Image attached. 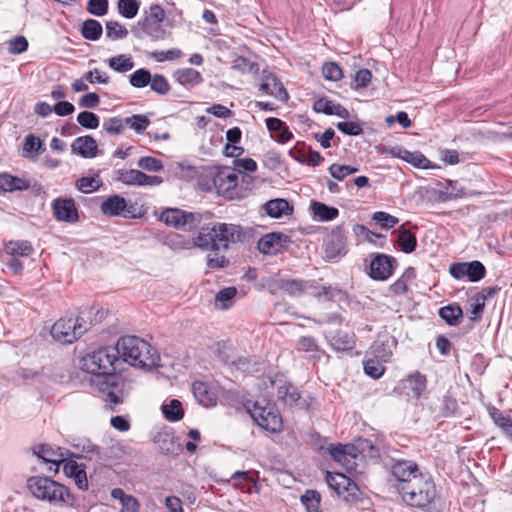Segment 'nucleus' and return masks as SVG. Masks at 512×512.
<instances>
[{
  "label": "nucleus",
  "instance_id": "nucleus-1",
  "mask_svg": "<svg viewBox=\"0 0 512 512\" xmlns=\"http://www.w3.org/2000/svg\"><path fill=\"white\" fill-rule=\"evenodd\" d=\"M160 354H84L79 360L80 368L91 374L90 383L103 397L110 410L123 403L124 381L115 373L119 360L141 369L158 365Z\"/></svg>",
  "mask_w": 512,
  "mask_h": 512
},
{
  "label": "nucleus",
  "instance_id": "nucleus-2",
  "mask_svg": "<svg viewBox=\"0 0 512 512\" xmlns=\"http://www.w3.org/2000/svg\"><path fill=\"white\" fill-rule=\"evenodd\" d=\"M394 487L402 501L425 512H440L442 500L432 476L413 461H397L391 466Z\"/></svg>",
  "mask_w": 512,
  "mask_h": 512
},
{
  "label": "nucleus",
  "instance_id": "nucleus-3",
  "mask_svg": "<svg viewBox=\"0 0 512 512\" xmlns=\"http://www.w3.org/2000/svg\"><path fill=\"white\" fill-rule=\"evenodd\" d=\"M244 238L240 225L212 222L201 226L192 240L193 244L202 250L219 251L227 250L230 244L242 242Z\"/></svg>",
  "mask_w": 512,
  "mask_h": 512
},
{
  "label": "nucleus",
  "instance_id": "nucleus-4",
  "mask_svg": "<svg viewBox=\"0 0 512 512\" xmlns=\"http://www.w3.org/2000/svg\"><path fill=\"white\" fill-rule=\"evenodd\" d=\"M26 486L33 497L53 507H70L74 504L75 498L70 489L48 476H31Z\"/></svg>",
  "mask_w": 512,
  "mask_h": 512
},
{
  "label": "nucleus",
  "instance_id": "nucleus-5",
  "mask_svg": "<svg viewBox=\"0 0 512 512\" xmlns=\"http://www.w3.org/2000/svg\"><path fill=\"white\" fill-rule=\"evenodd\" d=\"M165 19L166 14L162 6L153 3L143 10L142 17L131 26L130 32L138 40L163 41L171 35L164 27Z\"/></svg>",
  "mask_w": 512,
  "mask_h": 512
},
{
  "label": "nucleus",
  "instance_id": "nucleus-6",
  "mask_svg": "<svg viewBox=\"0 0 512 512\" xmlns=\"http://www.w3.org/2000/svg\"><path fill=\"white\" fill-rule=\"evenodd\" d=\"M91 315V310H81L75 318L62 317L58 319L50 331L52 338L62 344H72L93 326Z\"/></svg>",
  "mask_w": 512,
  "mask_h": 512
},
{
  "label": "nucleus",
  "instance_id": "nucleus-7",
  "mask_svg": "<svg viewBox=\"0 0 512 512\" xmlns=\"http://www.w3.org/2000/svg\"><path fill=\"white\" fill-rule=\"evenodd\" d=\"M322 247L324 259L328 262H335L348 253L347 230L343 224L337 225L327 232Z\"/></svg>",
  "mask_w": 512,
  "mask_h": 512
},
{
  "label": "nucleus",
  "instance_id": "nucleus-8",
  "mask_svg": "<svg viewBox=\"0 0 512 512\" xmlns=\"http://www.w3.org/2000/svg\"><path fill=\"white\" fill-rule=\"evenodd\" d=\"M238 181L239 175L234 171H221L213 178L216 192L229 200H241L248 196L249 187L239 186Z\"/></svg>",
  "mask_w": 512,
  "mask_h": 512
},
{
  "label": "nucleus",
  "instance_id": "nucleus-9",
  "mask_svg": "<svg viewBox=\"0 0 512 512\" xmlns=\"http://www.w3.org/2000/svg\"><path fill=\"white\" fill-rule=\"evenodd\" d=\"M249 412L261 428L272 433L282 430V418L274 405L256 401Z\"/></svg>",
  "mask_w": 512,
  "mask_h": 512
},
{
  "label": "nucleus",
  "instance_id": "nucleus-10",
  "mask_svg": "<svg viewBox=\"0 0 512 512\" xmlns=\"http://www.w3.org/2000/svg\"><path fill=\"white\" fill-rule=\"evenodd\" d=\"M427 389L426 376L418 371L408 374L394 387L393 392L408 399L418 400Z\"/></svg>",
  "mask_w": 512,
  "mask_h": 512
},
{
  "label": "nucleus",
  "instance_id": "nucleus-11",
  "mask_svg": "<svg viewBox=\"0 0 512 512\" xmlns=\"http://www.w3.org/2000/svg\"><path fill=\"white\" fill-rule=\"evenodd\" d=\"M268 383L263 382L265 388H275L277 392V399L289 406L296 404L300 399V393L298 389L287 380L285 375L276 373L273 376L267 377Z\"/></svg>",
  "mask_w": 512,
  "mask_h": 512
},
{
  "label": "nucleus",
  "instance_id": "nucleus-12",
  "mask_svg": "<svg viewBox=\"0 0 512 512\" xmlns=\"http://www.w3.org/2000/svg\"><path fill=\"white\" fill-rule=\"evenodd\" d=\"M368 275L376 281H385L392 276L397 267L395 257L383 253L371 254Z\"/></svg>",
  "mask_w": 512,
  "mask_h": 512
},
{
  "label": "nucleus",
  "instance_id": "nucleus-13",
  "mask_svg": "<svg viewBox=\"0 0 512 512\" xmlns=\"http://www.w3.org/2000/svg\"><path fill=\"white\" fill-rule=\"evenodd\" d=\"M449 273L456 280L466 278L470 282H478L486 276V268L478 260L455 262L450 265Z\"/></svg>",
  "mask_w": 512,
  "mask_h": 512
},
{
  "label": "nucleus",
  "instance_id": "nucleus-14",
  "mask_svg": "<svg viewBox=\"0 0 512 512\" xmlns=\"http://www.w3.org/2000/svg\"><path fill=\"white\" fill-rule=\"evenodd\" d=\"M292 244L289 235L283 232H270L264 234L257 242L258 250L264 255H277Z\"/></svg>",
  "mask_w": 512,
  "mask_h": 512
},
{
  "label": "nucleus",
  "instance_id": "nucleus-15",
  "mask_svg": "<svg viewBox=\"0 0 512 512\" xmlns=\"http://www.w3.org/2000/svg\"><path fill=\"white\" fill-rule=\"evenodd\" d=\"M329 454L336 462L340 463L347 472L352 473L356 471V460L359 457V451L354 445H331Z\"/></svg>",
  "mask_w": 512,
  "mask_h": 512
},
{
  "label": "nucleus",
  "instance_id": "nucleus-16",
  "mask_svg": "<svg viewBox=\"0 0 512 512\" xmlns=\"http://www.w3.org/2000/svg\"><path fill=\"white\" fill-rule=\"evenodd\" d=\"M54 217L61 222L76 223L79 221L78 209L72 198H56L51 204Z\"/></svg>",
  "mask_w": 512,
  "mask_h": 512
},
{
  "label": "nucleus",
  "instance_id": "nucleus-17",
  "mask_svg": "<svg viewBox=\"0 0 512 512\" xmlns=\"http://www.w3.org/2000/svg\"><path fill=\"white\" fill-rule=\"evenodd\" d=\"M260 90L275 97L281 102H287L289 95L280 81V79L272 72L263 71L262 82L259 85Z\"/></svg>",
  "mask_w": 512,
  "mask_h": 512
},
{
  "label": "nucleus",
  "instance_id": "nucleus-18",
  "mask_svg": "<svg viewBox=\"0 0 512 512\" xmlns=\"http://www.w3.org/2000/svg\"><path fill=\"white\" fill-rule=\"evenodd\" d=\"M115 352H151L152 344L136 335L121 336L113 346Z\"/></svg>",
  "mask_w": 512,
  "mask_h": 512
},
{
  "label": "nucleus",
  "instance_id": "nucleus-19",
  "mask_svg": "<svg viewBox=\"0 0 512 512\" xmlns=\"http://www.w3.org/2000/svg\"><path fill=\"white\" fill-rule=\"evenodd\" d=\"M307 281L302 279H274L270 282L269 288L272 292L281 291L289 296H300L304 293Z\"/></svg>",
  "mask_w": 512,
  "mask_h": 512
},
{
  "label": "nucleus",
  "instance_id": "nucleus-20",
  "mask_svg": "<svg viewBox=\"0 0 512 512\" xmlns=\"http://www.w3.org/2000/svg\"><path fill=\"white\" fill-rule=\"evenodd\" d=\"M192 393L197 402L204 407H213L217 404L218 395L216 389L206 382H193Z\"/></svg>",
  "mask_w": 512,
  "mask_h": 512
},
{
  "label": "nucleus",
  "instance_id": "nucleus-21",
  "mask_svg": "<svg viewBox=\"0 0 512 512\" xmlns=\"http://www.w3.org/2000/svg\"><path fill=\"white\" fill-rule=\"evenodd\" d=\"M71 151L82 158H94L98 154V145L91 135L77 137L71 144Z\"/></svg>",
  "mask_w": 512,
  "mask_h": 512
},
{
  "label": "nucleus",
  "instance_id": "nucleus-22",
  "mask_svg": "<svg viewBox=\"0 0 512 512\" xmlns=\"http://www.w3.org/2000/svg\"><path fill=\"white\" fill-rule=\"evenodd\" d=\"M34 453L38 458L43 460L46 463H50L55 466L54 469L52 467L49 470L58 471L59 465L64 461L65 456L60 447H52L47 444H41L34 448Z\"/></svg>",
  "mask_w": 512,
  "mask_h": 512
},
{
  "label": "nucleus",
  "instance_id": "nucleus-23",
  "mask_svg": "<svg viewBox=\"0 0 512 512\" xmlns=\"http://www.w3.org/2000/svg\"><path fill=\"white\" fill-rule=\"evenodd\" d=\"M265 123L267 129L271 132V138L280 144H285L294 137L286 123L279 118L269 117Z\"/></svg>",
  "mask_w": 512,
  "mask_h": 512
},
{
  "label": "nucleus",
  "instance_id": "nucleus-24",
  "mask_svg": "<svg viewBox=\"0 0 512 512\" xmlns=\"http://www.w3.org/2000/svg\"><path fill=\"white\" fill-rule=\"evenodd\" d=\"M262 209L271 218H281L283 215H292L293 205L284 198H275L265 202Z\"/></svg>",
  "mask_w": 512,
  "mask_h": 512
},
{
  "label": "nucleus",
  "instance_id": "nucleus-25",
  "mask_svg": "<svg viewBox=\"0 0 512 512\" xmlns=\"http://www.w3.org/2000/svg\"><path fill=\"white\" fill-rule=\"evenodd\" d=\"M30 187L31 184L28 179L20 178L7 172L0 173V193L25 191Z\"/></svg>",
  "mask_w": 512,
  "mask_h": 512
},
{
  "label": "nucleus",
  "instance_id": "nucleus-26",
  "mask_svg": "<svg viewBox=\"0 0 512 512\" xmlns=\"http://www.w3.org/2000/svg\"><path fill=\"white\" fill-rule=\"evenodd\" d=\"M311 216L316 221L328 222L336 219L339 210L336 207L312 200L310 203Z\"/></svg>",
  "mask_w": 512,
  "mask_h": 512
},
{
  "label": "nucleus",
  "instance_id": "nucleus-27",
  "mask_svg": "<svg viewBox=\"0 0 512 512\" xmlns=\"http://www.w3.org/2000/svg\"><path fill=\"white\" fill-rule=\"evenodd\" d=\"M126 208V199L118 194L108 196L100 205L102 214L108 217L121 216Z\"/></svg>",
  "mask_w": 512,
  "mask_h": 512
},
{
  "label": "nucleus",
  "instance_id": "nucleus-28",
  "mask_svg": "<svg viewBox=\"0 0 512 512\" xmlns=\"http://www.w3.org/2000/svg\"><path fill=\"white\" fill-rule=\"evenodd\" d=\"M398 235L396 243L399 249L405 253L410 254L416 250L417 247V237L416 233L407 229L405 224H402L398 228Z\"/></svg>",
  "mask_w": 512,
  "mask_h": 512
},
{
  "label": "nucleus",
  "instance_id": "nucleus-29",
  "mask_svg": "<svg viewBox=\"0 0 512 512\" xmlns=\"http://www.w3.org/2000/svg\"><path fill=\"white\" fill-rule=\"evenodd\" d=\"M173 76L180 85L185 87H195L203 82L201 73L193 68L178 69Z\"/></svg>",
  "mask_w": 512,
  "mask_h": 512
},
{
  "label": "nucleus",
  "instance_id": "nucleus-30",
  "mask_svg": "<svg viewBox=\"0 0 512 512\" xmlns=\"http://www.w3.org/2000/svg\"><path fill=\"white\" fill-rule=\"evenodd\" d=\"M416 275L417 274L414 267H407L402 275L390 285V293L394 296L405 294L408 291V284L416 278Z\"/></svg>",
  "mask_w": 512,
  "mask_h": 512
},
{
  "label": "nucleus",
  "instance_id": "nucleus-31",
  "mask_svg": "<svg viewBox=\"0 0 512 512\" xmlns=\"http://www.w3.org/2000/svg\"><path fill=\"white\" fill-rule=\"evenodd\" d=\"M331 347L337 352H347L355 347V336L344 331H338L329 339Z\"/></svg>",
  "mask_w": 512,
  "mask_h": 512
},
{
  "label": "nucleus",
  "instance_id": "nucleus-32",
  "mask_svg": "<svg viewBox=\"0 0 512 512\" xmlns=\"http://www.w3.org/2000/svg\"><path fill=\"white\" fill-rule=\"evenodd\" d=\"M439 317L450 326H457L463 318V311L458 303L443 306L438 311Z\"/></svg>",
  "mask_w": 512,
  "mask_h": 512
},
{
  "label": "nucleus",
  "instance_id": "nucleus-33",
  "mask_svg": "<svg viewBox=\"0 0 512 512\" xmlns=\"http://www.w3.org/2000/svg\"><path fill=\"white\" fill-rule=\"evenodd\" d=\"M73 447L77 451L75 455L78 458L92 460L98 458L100 454V448L86 438L78 439L77 442L73 444Z\"/></svg>",
  "mask_w": 512,
  "mask_h": 512
},
{
  "label": "nucleus",
  "instance_id": "nucleus-34",
  "mask_svg": "<svg viewBox=\"0 0 512 512\" xmlns=\"http://www.w3.org/2000/svg\"><path fill=\"white\" fill-rule=\"evenodd\" d=\"M80 32L84 39L97 41L102 36L103 27L98 20L89 18L82 22Z\"/></svg>",
  "mask_w": 512,
  "mask_h": 512
},
{
  "label": "nucleus",
  "instance_id": "nucleus-35",
  "mask_svg": "<svg viewBox=\"0 0 512 512\" xmlns=\"http://www.w3.org/2000/svg\"><path fill=\"white\" fill-rule=\"evenodd\" d=\"M5 253L10 256H22L28 257L30 256L34 249L30 241L28 240H17V241H9L5 245Z\"/></svg>",
  "mask_w": 512,
  "mask_h": 512
},
{
  "label": "nucleus",
  "instance_id": "nucleus-36",
  "mask_svg": "<svg viewBox=\"0 0 512 512\" xmlns=\"http://www.w3.org/2000/svg\"><path fill=\"white\" fill-rule=\"evenodd\" d=\"M161 411L166 420L170 422L180 421L184 416L182 404L177 399H172L167 404L161 406Z\"/></svg>",
  "mask_w": 512,
  "mask_h": 512
},
{
  "label": "nucleus",
  "instance_id": "nucleus-37",
  "mask_svg": "<svg viewBox=\"0 0 512 512\" xmlns=\"http://www.w3.org/2000/svg\"><path fill=\"white\" fill-rule=\"evenodd\" d=\"M108 66L119 73H125L134 68V62L131 56L126 54H119L117 56L111 57L107 60Z\"/></svg>",
  "mask_w": 512,
  "mask_h": 512
},
{
  "label": "nucleus",
  "instance_id": "nucleus-38",
  "mask_svg": "<svg viewBox=\"0 0 512 512\" xmlns=\"http://www.w3.org/2000/svg\"><path fill=\"white\" fill-rule=\"evenodd\" d=\"M455 184L456 181H448L444 189L438 191V199L442 202H447L467 196L464 188L457 189Z\"/></svg>",
  "mask_w": 512,
  "mask_h": 512
},
{
  "label": "nucleus",
  "instance_id": "nucleus-39",
  "mask_svg": "<svg viewBox=\"0 0 512 512\" xmlns=\"http://www.w3.org/2000/svg\"><path fill=\"white\" fill-rule=\"evenodd\" d=\"M326 297L328 301H339V302H345L348 300V293L345 290H342L338 287H333L331 285L329 286H322L320 290L317 292L316 297Z\"/></svg>",
  "mask_w": 512,
  "mask_h": 512
},
{
  "label": "nucleus",
  "instance_id": "nucleus-40",
  "mask_svg": "<svg viewBox=\"0 0 512 512\" xmlns=\"http://www.w3.org/2000/svg\"><path fill=\"white\" fill-rule=\"evenodd\" d=\"M350 478L342 473L327 472L326 482L331 489H333L338 496L344 494L346 485H349Z\"/></svg>",
  "mask_w": 512,
  "mask_h": 512
},
{
  "label": "nucleus",
  "instance_id": "nucleus-41",
  "mask_svg": "<svg viewBox=\"0 0 512 512\" xmlns=\"http://www.w3.org/2000/svg\"><path fill=\"white\" fill-rule=\"evenodd\" d=\"M184 217V210L179 208H167L165 209L161 215L160 220L163 221L166 225L180 228L182 225V218Z\"/></svg>",
  "mask_w": 512,
  "mask_h": 512
},
{
  "label": "nucleus",
  "instance_id": "nucleus-42",
  "mask_svg": "<svg viewBox=\"0 0 512 512\" xmlns=\"http://www.w3.org/2000/svg\"><path fill=\"white\" fill-rule=\"evenodd\" d=\"M301 503L305 506L307 512L321 511V496L315 490H307L300 498Z\"/></svg>",
  "mask_w": 512,
  "mask_h": 512
},
{
  "label": "nucleus",
  "instance_id": "nucleus-43",
  "mask_svg": "<svg viewBox=\"0 0 512 512\" xmlns=\"http://www.w3.org/2000/svg\"><path fill=\"white\" fill-rule=\"evenodd\" d=\"M102 185L99 175L95 174L89 177H81L76 181V187L79 191L85 194L97 191Z\"/></svg>",
  "mask_w": 512,
  "mask_h": 512
},
{
  "label": "nucleus",
  "instance_id": "nucleus-44",
  "mask_svg": "<svg viewBox=\"0 0 512 512\" xmlns=\"http://www.w3.org/2000/svg\"><path fill=\"white\" fill-rule=\"evenodd\" d=\"M117 8L122 17L132 19L139 12L140 2L137 0H118Z\"/></svg>",
  "mask_w": 512,
  "mask_h": 512
},
{
  "label": "nucleus",
  "instance_id": "nucleus-45",
  "mask_svg": "<svg viewBox=\"0 0 512 512\" xmlns=\"http://www.w3.org/2000/svg\"><path fill=\"white\" fill-rule=\"evenodd\" d=\"M106 37L111 40H119L127 37L128 29L118 21L110 20L105 24Z\"/></svg>",
  "mask_w": 512,
  "mask_h": 512
},
{
  "label": "nucleus",
  "instance_id": "nucleus-46",
  "mask_svg": "<svg viewBox=\"0 0 512 512\" xmlns=\"http://www.w3.org/2000/svg\"><path fill=\"white\" fill-rule=\"evenodd\" d=\"M383 361H387V359L381 361L377 357H374L364 361V372L373 379L380 378L385 371Z\"/></svg>",
  "mask_w": 512,
  "mask_h": 512
},
{
  "label": "nucleus",
  "instance_id": "nucleus-47",
  "mask_svg": "<svg viewBox=\"0 0 512 512\" xmlns=\"http://www.w3.org/2000/svg\"><path fill=\"white\" fill-rule=\"evenodd\" d=\"M372 220L382 229H390L399 223V218L384 212L376 211L372 215Z\"/></svg>",
  "mask_w": 512,
  "mask_h": 512
},
{
  "label": "nucleus",
  "instance_id": "nucleus-48",
  "mask_svg": "<svg viewBox=\"0 0 512 512\" xmlns=\"http://www.w3.org/2000/svg\"><path fill=\"white\" fill-rule=\"evenodd\" d=\"M353 233L355 234L356 237H362L364 236L365 237V240L369 241V242H374V239L373 237H376L378 239H383V243H380L379 244V247L381 248H384L386 243H387V238L385 235L383 234H380V233H375V232H372L371 230H369L365 225H362V224H355L353 226Z\"/></svg>",
  "mask_w": 512,
  "mask_h": 512
},
{
  "label": "nucleus",
  "instance_id": "nucleus-49",
  "mask_svg": "<svg viewBox=\"0 0 512 512\" xmlns=\"http://www.w3.org/2000/svg\"><path fill=\"white\" fill-rule=\"evenodd\" d=\"M328 171L334 179L342 181L346 176L356 173L358 171V167L333 163L328 168Z\"/></svg>",
  "mask_w": 512,
  "mask_h": 512
},
{
  "label": "nucleus",
  "instance_id": "nucleus-50",
  "mask_svg": "<svg viewBox=\"0 0 512 512\" xmlns=\"http://www.w3.org/2000/svg\"><path fill=\"white\" fill-rule=\"evenodd\" d=\"M151 76L148 69L140 68L129 76V82L135 88H144L150 83Z\"/></svg>",
  "mask_w": 512,
  "mask_h": 512
},
{
  "label": "nucleus",
  "instance_id": "nucleus-51",
  "mask_svg": "<svg viewBox=\"0 0 512 512\" xmlns=\"http://www.w3.org/2000/svg\"><path fill=\"white\" fill-rule=\"evenodd\" d=\"M102 127L108 134L120 135L126 128L125 118L110 117L103 122Z\"/></svg>",
  "mask_w": 512,
  "mask_h": 512
},
{
  "label": "nucleus",
  "instance_id": "nucleus-52",
  "mask_svg": "<svg viewBox=\"0 0 512 512\" xmlns=\"http://www.w3.org/2000/svg\"><path fill=\"white\" fill-rule=\"evenodd\" d=\"M125 123L136 133H142L150 125V120L146 115L134 114L130 117L125 118Z\"/></svg>",
  "mask_w": 512,
  "mask_h": 512
},
{
  "label": "nucleus",
  "instance_id": "nucleus-53",
  "mask_svg": "<svg viewBox=\"0 0 512 512\" xmlns=\"http://www.w3.org/2000/svg\"><path fill=\"white\" fill-rule=\"evenodd\" d=\"M77 122L85 129L93 130L99 127L100 119L91 111H82L77 115Z\"/></svg>",
  "mask_w": 512,
  "mask_h": 512
},
{
  "label": "nucleus",
  "instance_id": "nucleus-54",
  "mask_svg": "<svg viewBox=\"0 0 512 512\" xmlns=\"http://www.w3.org/2000/svg\"><path fill=\"white\" fill-rule=\"evenodd\" d=\"M371 79L372 73L369 69H359L354 75L353 81L351 83V88L356 91L366 88L370 84Z\"/></svg>",
  "mask_w": 512,
  "mask_h": 512
},
{
  "label": "nucleus",
  "instance_id": "nucleus-55",
  "mask_svg": "<svg viewBox=\"0 0 512 512\" xmlns=\"http://www.w3.org/2000/svg\"><path fill=\"white\" fill-rule=\"evenodd\" d=\"M86 10L89 14L102 17L108 13L109 1L108 0H88Z\"/></svg>",
  "mask_w": 512,
  "mask_h": 512
},
{
  "label": "nucleus",
  "instance_id": "nucleus-56",
  "mask_svg": "<svg viewBox=\"0 0 512 512\" xmlns=\"http://www.w3.org/2000/svg\"><path fill=\"white\" fill-rule=\"evenodd\" d=\"M150 88L159 95H166L171 89L170 84L162 74L151 76Z\"/></svg>",
  "mask_w": 512,
  "mask_h": 512
},
{
  "label": "nucleus",
  "instance_id": "nucleus-57",
  "mask_svg": "<svg viewBox=\"0 0 512 512\" xmlns=\"http://www.w3.org/2000/svg\"><path fill=\"white\" fill-rule=\"evenodd\" d=\"M322 74L329 81H339L343 77L342 69L336 62H325L322 67Z\"/></svg>",
  "mask_w": 512,
  "mask_h": 512
},
{
  "label": "nucleus",
  "instance_id": "nucleus-58",
  "mask_svg": "<svg viewBox=\"0 0 512 512\" xmlns=\"http://www.w3.org/2000/svg\"><path fill=\"white\" fill-rule=\"evenodd\" d=\"M23 150L28 153H42L46 147L39 137L29 134L24 139Z\"/></svg>",
  "mask_w": 512,
  "mask_h": 512
},
{
  "label": "nucleus",
  "instance_id": "nucleus-59",
  "mask_svg": "<svg viewBox=\"0 0 512 512\" xmlns=\"http://www.w3.org/2000/svg\"><path fill=\"white\" fill-rule=\"evenodd\" d=\"M397 346V341L392 336H384L383 339L379 338L377 339L371 349L372 352H392L393 349H395Z\"/></svg>",
  "mask_w": 512,
  "mask_h": 512
},
{
  "label": "nucleus",
  "instance_id": "nucleus-60",
  "mask_svg": "<svg viewBox=\"0 0 512 512\" xmlns=\"http://www.w3.org/2000/svg\"><path fill=\"white\" fill-rule=\"evenodd\" d=\"M337 129L347 136H359L363 133L362 125L353 121H342L336 124Z\"/></svg>",
  "mask_w": 512,
  "mask_h": 512
},
{
  "label": "nucleus",
  "instance_id": "nucleus-61",
  "mask_svg": "<svg viewBox=\"0 0 512 512\" xmlns=\"http://www.w3.org/2000/svg\"><path fill=\"white\" fill-rule=\"evenodd\" d=\"M232 68L242 73H250L253 71H258L259 66L257 63L250 61L246 57L238 56L234 59Z\"/></svg>",
  "mask_w": 512,
  "mask_h": 512
},
{
  "label": "nucleus",
  "instance_id": "nucleus-62",
  "mask_svg": "<svg viewBox=\"0 0 512 512\" xmlns=\"http://www.w3.org/2000/svg\"><path fill=\"white\" fill-rule=\"evenodd\" d=\"M489 415L492 418L495 425L501 428L502 431H505V429L509 427L510 424L512 423V417L505 415L502 411L495 407H492L489 410Z\"/></svg>",
  "mask_w": 512,
  "mask_h": 512
},
{
  "label": "nucleus",
  "instance_id": "nucleus-63",
  "mask_svg": "<svg viewBox=\"0 0 512 512\" xmlns=\"http://www.w3.org/2000/svg\"><path fill=\"white\" fill-rule=\"evenodd\" d=\"M174 438L168 433H159L156 436V442L159 444L161 452L165 454H172L175 451Z\"/></svg>",
  "mask_w": 512,
  "mask_h": 512
},
{
  "label": "nucleus",
  "instance_id": "nucleus-64",
  "mask_svg": "<svg viewBox=\"0 0 512 512\" xmlns=\"http://www.w3.org/2000/svg\"><path fill=\"white\" fill-rule=\"evenodd\" d=\"M138 166L144 170L157 172L163 169L161 160L152 156H143L138 160Z\"/></svg>",
  "mask_w": 512,
  "mask_h": 512
}]
</instances>
